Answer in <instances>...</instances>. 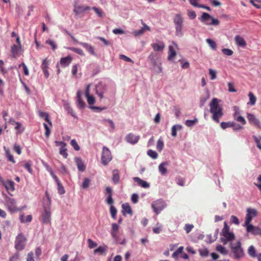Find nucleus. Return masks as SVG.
I'll use <instances>...</instances> for the list:
<instances>
[{
	"label": "nucleus",
	"instance_id": "nucleus-1",
	"mask_svg": "<svg viewBox=\"0 0 261 261\" xmlns=\"http://www.w3.org/2000/svg\"><path fill=\"white\" fill-rule=\"evenodd\" d=\"M229 247L230 251L229 255L232 258L239 260L245 256V252L240 241H238L236 243L230 242Z\"/></svg>",
	"mask_w": 261,
	"mask_h": 261
},
{
	"label": "nucleus",
	"instance_id": "nucleus-2",
	"mask_svg": "<svg viewBox=\"0 0 261 261\" xmlns=\"http://www.w3.org/2000/svg\"><path fill=\"white\" fill-rule=\"evenodd\" d=\"M218 102L217 98H214L210 103V111L213 114L212 119L216 123L220 122V118L223 115V108Z\"/></svg>",
	"mask_w": 261,
	"mask_h": 261
},
{
	"label": "nucleus",
	"instance_id": "nucleus-3",
	"mask_svg": "<svg viewBox=\"0 0 261 261\" xmlns=\"http://www.w3.org/2000/svg\"><path fill=\"white\" fill-rule=\"evenodd\" d=\"M221 235L222 236L220 239L221 242L224 245H226L228 242H231L235 238L234 233L232 232H229V227L227 225L226 222L224 223V227Z\"/></svg>",
	"mask_w": 261,
	"mask_h": 261
},
{
	"label": "nucleus",
	"instance_id": "nucleus-4",
	"mask_svg": "<svg viewBox=\"0 0 261 261\" xmlns=\"http://www.w3.org/2000/svg\"><path fill=\"white\" fill-rule=\"evenodd\" d=\"M173 23L175 25V35L178 37H182L184 35L182 32V26L184 19L180 13L175 14L173 19Z\"/></svg>",
	"mask_w": 261,
	"mask_h": 261
},
{
	"label": "nucleus",
	"instance_id": "nucleus-5",
	"mask_svg": "<svg viewBox=\"0 0 261 261\" xmlns=\"http://www.w3.org/2000/svg\"><path fill=\"white\" fill-rule=\"evenodd\" d=\"M95 94L99 97L100 99L105 97V95L108 92V85L103 82L99 81L95 86Z\"/></svg>",
	"mask_w": 261,
	"mask_h": 261
},
{
	"label": "nucleus",
	"instance_id": "nucleus-6",
	"mask_svg": "<svg viewBox=\"0 0 261 261\" xmlns=\"http://www.w3.org/2000/svg\"><path fill=\"white\" fill-rule=\"evenodd\" d=\"M200 21L207 25L217 26L219 24L220 21L218 19L214 18L209 14L204 12L202 13Z\"/></svg>",
	"mask_w": 261,
	"mask_h": 261
},
{
	"label": "nucleus",
	"instance_id": "nucleus-7",
	"mask_svg": "<svg viewBox=\"0 0 261 261\" xmlns=\"http://www.w3.org/2000/svg\"><path fill=\"white\" fill-rule=\"evenodd\" d=\"M119 228L118 224L116 223L112 224V229L110 232L111 237L116 243L121 245H124L126 243V240L123 238L121 241L118 235V231Z\"/></svg>",
	"mask_w": 261,
	"mask_h": 261
},
{
	"label": "nucleus",
	"instance_id": "nucleus-8",
	"mask_svg": "<svg viewBox=\"0 0 261 261\" xmlns=\"http://www.w3.org/2000/svg\"><path fill=\"white\" fill-rule=\"evenodd\" d=\"M27 238L22 233H19L15 240V248L18 251L24 249L25 246Z\"/></svg>",
	"mask_w": 261,
	"mask_h": 261
},
{
	"label": "nucleus",
	"instance_id": "nucleus-9",
	"mask_svg": "<svg viewBox=\"0 0 261 261\" xmlns=\"http://www.w3.org/2000/svg\"><path fill=\"white\" fill-rule=\"evenodd\" d=\"M101 163L106 166L112 160V155L111 152L109 148L106 146L102 147L101 153Z\"/></svg>",
	"mask_w": 261,
	"mask_h": 261
},
{
	"label": "nucleus",
	"instance_id": "nucleus-10",
	"mask_svg": "<svg viewBox=\"0 0 261 261\" xmlns=\"http://www.w3.org/2000/svg\"><path fill=\"white\" fill-rule=\"evenodd\" d=\"M151 207L154 213L158 215L166 207V204L163 200L158 199L152 202Z\"/></svg>",
	"mask_w": 261,
	"mask_h": 261
},
{
	"label": "nucleus",
	"instance_id": "nucleus-11",
	"mask_svg": "<svg viewBox=\"0 0 261 261\" xmlns=\"http://www.w3.org/2000/svg\"><path fill=\"white\" fill-rule=\"evenodd\" d=\"M51 212L50 206L43 205V211L42 213V222L43 224L50 223Z\"/></svg>",
	"mask_w": 261,
	"mask_h": 261
},
{
	"label": "nucleus",
	"instance_id": "nucleus-12",
	"mask_svg": "<svg viewBox=\"0 0 261 261\" xmlns=\"http://www.w3.org/2000/svg\"><path fill=\"white\" fill-rule=\"evenodd\" d=\"M5 201L7 203L8 208L10 212L14 213L20 210V208L16 207V202L14 199L5 195Z\"/></svg>",
	"mask_w": 261,
	"mask_h": 261
},
{
	"label": "nucleus",
	"instance_id": "nucleus-13",
	"mask_svg": "<svg viewBox=\"0 0 261 261\" xmlns=\"http://www.w3.org/2000/svg\"><path fill=\"white\" fill-rule=\"evenodd\" d=\"M243 226L246 227V231L254 236H259L261 237V228L257 226H255L251 223L248 225L243 224Z\"/></svg>",
	"mask_w": 261,
	"mask_h": 261
},
{
	"label": "nucleus",
	"instance_id": "nucleus-14",
	"mask_svg": "<svg viewBox=\"0 0 261 261\" xmlns=\"http://www.w3.org/2000/svg\"><path fill=\"white\" fill-rule=\"evenodd\" d=\"M257 214V212L255 209L250 207L248 208L244 224L248 225V224L250 223L253 218L256 217Z\"/></svg>",
	"mask_w": 261,
	"mask_h": 261
},
{
	"label": "nucleus",
	"instance_id": "nucleus-15",
	"mask_svg": "<svg viewBox=\"0 0 261 261\" xmlns=\"http://www.w3.org/2000/svg\"><path fill=\"white\" fill-rule=\"evenodd\" d=\"M249 256L252 258H257L258 261H261V252H257L254 246H250L247 250Z\"/></svg>",
	"mask_w": 261,
	"mask_h": 261
},
{
	"label": "nucleus",
	"instance_id": "nucleus-16",
	"mask_svg": "<svg viewBox=\"0 0 261 261\" xmlns=\"http://www.w3.org/2000/svg\"><path fill=\"white\" fill-rule=\"evenodd\" d=\"M55 143L56 146H60V154L62 155L64 158L67 159L68 155L67 152L66 143L63 141H55Z\"/></svg>",
	"mask_w": 261,
	"mask_h": 261
},
{
	"label": "nucleus",
	"instance_id": "nucleus-17",
	"mask_svg": "<svg viewBox=\"0 0 261 261\" xmlns=\"http://www.w3.org/2000/svg\"><path fill=\"white\" fill-rule=\"evenodd\" d=\"M234 119L239 122H240L242 125H245L246 123V121L245 118L240 115L239 108L237 106H234L233 108Z\"/></svg>",
	"mask_w": 261,
	"mask_h": 261
},
{
	"label": "nucleus",
	"instance_id": "nucleus-18",
	"mask_svg": "<svg viewBox=\"0 0 261 261\" xmlns=\"http://www.w3.org/2000/svg\"><path fill=\"white\" fill-rule=\"evenodd\" d=\"M77 1L74 2V9L73 12L76 15H78L82 12L90 10V7L85 6L84 5H78Z\"/></svg>",
	"mask_w": 261,
	"mask_h": 261
},
{
	"label": "nucleus",
	"instance_id": "nucleus-19",
	"mask_svg": "<svg viewBox=\"0 0 261 261\" xmlns=\"http://www.w3.org/2000/svg\"><path fill=\"white\" fill-rule=\"evenodd\" d=\"M156 55L153 53H151L148 56V59L150 61L152 65H158L159 69L158 71H156V73H160L162 72L163 69L162 67V64L161 63H157L156 61Z\"/></svg>",
	"mask_w": 261,
	"mask_h": 261
},
{
	"label": "nucleus",
	"instance_id": "nucleus-20",
	"mask_svg": "<svg viewBox=\"0 0 261 261\" xmlns=\"http://www.w3.org/2000/svg\"><path fill=\"white\" fill-rule=\"evenodd\" d=\"M140 138V137L139 135H135L133 133H129L125 136V139L127 143L135 145L138 142Z\"/></svg>",
	"mask_w": 261,
	"mask_h": 261
},
{
	"label": "nucleus",
	"instance_id": "nucleus-21",
	"mask_svg": "<svg viewBox=\"0 0 261 261\" xmlns=\"http://www.w3.org/2000/svg\"><path fill=\"white\" fill-rule=\"evenodd\" d=\"M247 118L249 122L251 124H254L255 126H256L258 128L261 129V123L259 121L258 119H257L255 116L251 113H247Z\"/></svg>",
	"mask_w": 261,
	"mask_h": 261
},
{
	"label": "nucleus",
	"instance_id": "nucleus-22",
	"mask_svg": "<svg viewBox=\"0 0 261 261\" xmlns=\"http://www.w3.org/2000/svg\"><path fill=\"white\" fill-rule=\"evenodd\" d=\"M105 194L108 195L106 199V202L109 205H112L114 203V200L112 198L113 191L110 187H107L105 189Z\"/></svg>",
	"mask_w": 261,
	"mask_h": 261
},
{
	"label": "nucleus",
	"instance_id": "nucleus-23",
	"mask_svg": "<svg viewBox=\"0 0 261 261\" xmlns=\"http://www.w3.org/2000/svg\"><path fill=\"white\" fill-rule=\"evenodd\" d=\"M133 180L135 182H137L138 186L142 188L146 189L149 188L150 187L149 183L141 179L138 177H134L133 178Z\"/></svg>",
	"mask_w": 261,
	"mask_h": 261
},
{
	"label": "nucleus",
	"instance_id": "nucleus-24",
	"mask_svg": "<svg viewBox=\"0 0 261 261\" xmlns=\"http://www.w3.org/2000/svg\"><path fill=\"white\" fill-rule=\"evenodd\" d=\"M74 161L79 171L84 172L86 169V166L82 159L80 157H75Z\"/></svg>",
	"mask_w": 261,
	"mask_h": 261
},
{
	"label": "nucleus",
	"instance_id": "nucleus-25",
	"mask_svg": "<svg viewBox=\"0 0 261 261\" xmlns=\"http://www.w3.org/2000/svg\"><path fill=\"white\" fill-rule=\"evenodd\" d=\"M79 44L82 45L91 55L96 56L94 48L91 44L85 42H79Z\"/></svg>",
	"mask_w": 261,
	"mask_h": 261
},
{
	"label": "nucleus",
	"instance_id": "nucleus-26",
	"mask_svg": "<svg viewBox=\"0 0 261 261\" xmlns=\"http://www.w3.org/2000/svg\"><path fill=\"white\" fill-rule=\"evenodd\" d=\"M120 178V172L118 169H114L112 171V181L114 185L119 182Z\"/></svg>",
	"mask_w": 261,
	"mask_h": 261
},
{
	"label": "nucleus",
	"instance_id": "nucleus-27",
	"mask_svg": "<svg viewBox=\"0 0 261 261\" xmlns=\"http://www.w3.org/2000/svg\"><path fill=\"white\" fill-rule=\"evenodd\" d=\"M14 182L11 180H8L4 182V184H3V186H5V188L8 192L9 194H10V192H13L15 190L14 188ZM11 195V194H10Z\"/></svg>",
	"mask_w": 261,
	"mask_h": 261
},
{
	"label": "nucleus",
	"instance_id": "nucleus-28",
	"mask_svg": "<svg viewBox=\"0 0 261 261\" xmlns=\"http://www.w3.org/2000/svg\"><path fill=\"white\" fill-rule=\"evenodd\" d=\"M236 44L239 47L244 48L246 46V42L245 39L240 35H237L234 37Z\"/></svg>",
	"mask_w": 261,
	"mask_h": 261
},
{
	"label": "nucleus",
	"instance_id": "nucleus-29",
	"mask_svg": "<svg viewBox=\"0 0 261 261\" xmlns=\"http://www.w3.org/2000/svg\"><path fill=\"white\" fill-rule=\"evenodd\" d=\"M151 47L155 51H161L165 48V44L162 41H159L158 43H154L151 44Z\"/></svg>",
	"mask_w": 261,
	"mask_h": 261
},
{
	"label": "nucleus",
	"instance_id": "nucleus-30",
	"mask_svg": "<svg viewBox=\"0 0 261 261\" xmlns=\"http://www.w3.org/2000/svg\"><path fill=\"white\" fill-rule=\"evenodd\" d=\"M142 24L143 25L142 28H141L140 29L134 32V34L135 35V36H140L143 34L145 31H150V28L148 25H147L143 21H142Z\"/></svg>",
	"mask_w": 261,
	"mask_h": 261
},
{
	"label": "nucleus",
	"instance_id": "nucleus-31",
	"mask_svg": "<svg viewBox=\"0 0 261 261\" xmlns=\"http://www.w3.org/2000/svg\"><path fill=\"white\" fill-rule=\"evenodd\" d=\"M72 58L70 56L62 58L60 59V64L63 67L68 66L72 61Z\"/></svg>",
	"mask_w": 261,
	"mask_h": 261
},
{
	"label": "nucleus",
	"instance_id": "nucleus-32",
	"mask_svg": "<svg viewBox=\"0 0 261 261\" xmlns=\"http://www.w3.org/2000/svg\"><path fill=\"white\" fill-rule=\"evenodd\" d=\"M85 106V102L82 100L80 92L79 91L77 92V106L79 109H83Z\"/></svg>",
	"mask_w": 261,
	"mask_h": 261
},
{
	"label": "nucleus",
	"instance_id": "nucleus-33",
	"mask_svg": "<svg viewBox=\"0 0 261 261\" xmlns=\"http://www.w3.org/2000/svg\"><path fill=\"white\" fill-rule=\"evenodd\" d=\"M176 53L172 45L169 46L168 59L169 61H173Z\"/></svg>",
	"mask_w": 261,
	"mask_h": 261
},
{
	"label": "nucleus",
	"instance_id": "nucleus-34",
	"mask_svg": "<svg viewBox=\"0 0 261 261\" xmlns=\"http://www.w3.org/2000/svg\"><path fill=\"white\" fill-rule=\"evenodd\" d=\"M168 165L167 162H163L159 166V171L162 175H165L167 173V169L166 166Z\"/></svg>",
	"mask_w": 261,
	"mask_h": 261
},
{
	"label": "nucleus",
	"instance_id": "nucleus-35",
	"mask_svg": "<svg viewBox=\"0 0 261 261\" xmlns=\"http://www.w3.org/2000/svg\"><path fill=\"white\" fill-rule=\"evenodd\" d=\"M19 220L22 223H30L32 220V216L31 215L24 216L23 214H21L19 216Z\"/></svg>",
	"mask_w": 261,
	"mask_h": 261
},
{
	"label": "nucleus",
	"instance_id": "nucleus-36",
	"mask_svg": "<svg viewBox=\"0 0 261 261\" xmlns=\"http://www.w3.org/2000/svg\"><path fill=\"white\" fill-rule=\"evenodd\" d=\"M182 129V126L181 124H175L172 126L171 128V136L175 137L177 136V131Z\"/></svg>",
	"mask_w": 261,
	"mask_h": 261
},
{
	"label": "nucleus",
	"instance_id": "nucleus-37",
	"mask_svg": "<svg viewBox=\"0 0 261 261\" xmlns=\"http://www.w3.org/2000/svg\"><path fill=\"white\" fill-rule=\"evenodd\" d=\"M122 207L124 215H125V213L128 214L130 215L133 214V211L132 210L131 207L128 203L123 204L122 205Z\"/></svg>",
	"mask_w": 261,
	"mask_h": 261
},
{
	"label": "nucleus",
	"instance_id": "nucleus-38",
	"mask_svg": "<svg viewBox=\"0 0 261 261\" xmlns=\"http://www.w3.org/2000/svg\"><path fill=\"white\" fill-rule=\"evenodd\" d=\"M216 250L223 255H227L229 253L226 248L221 245H218L216 247Z\"/></svg>",
	"mask_w": 261,
	"mask_h": 261
},
{
	"label": "nucleus",
	"instance_id": "nucleus-39",
	"mask_svg": "<svg viewBox=\"0 0 261 261\" xmlns=\"http://www.w3.org/2000/svg\"><path fill=\"white\" fill-rule=\"evenodd\" d=\"M39 116L42 118H44V120L50 125L52 126V123L49 119L48 114L46 112H39Z\"/></svg>",
	"mask_w": 261,
	"mask_h": 261
},
{
	"label": "nucleus",
	"instance_id": "nucleus-40",
	"mask_svg": "<svg viewBox=\"0 0 261 261\" xmlns=\"http://www.w3.org/2000/svg\"><path fill=\"white\" fill-rule=\"evenodd\" d=\"M57 185L58 192L60 195H63L65 193L64 187L62 186L60 180L58 179L55 181Z\"/></svg>",
	"mask_w": 261,
	"mask_h": 261
},
{
	"label": "nucleus",
	"instance_id": "nucleus-41",
	"mask_svg": "<svg viewBox=\"0 0 261 261\" xmlns=\"http://www.w3.org/2000/svg\"><path fill=\"white\" fill-rule=\"evenodd\" d=\"M4 148L6 151V155L7 158V160L14 164L15 163V161L13 156L11 154L9 149H7L5 147H4Z\"/></svg>",
	"mask_w": 261,
	"mask_h": 261
},
{
	"label": "nucleus",
	"instance_id": "nucleus-42",
	"mask_svg": "<svg viewBox=\"0 0 261 261\" xmlns=\"http://www.w3.org/2000/svg\"><path fill=\"white\" fill-rule=\"evenodd\" d=\"M32 166V163L31 161L26 162L23 165V167L31 174L33 172Z\"/></svg>",
	"mask_w": 261,
	"mask_h": 261
},
{
	"label": "nucleus",
	"instance_id": "nucleus-43",
	"mask_svg": "<svg viewBox=\"0 0 261 261\" xmlns=\"http://www.w3.org/2000/svg\"><path fill=\"white\" fill-rule=\"evenodd\" d=\"M249 98V102H248V105L253 106L255 104L256 101V98L254 95L251 92H250L248 94Z\"/></svg>",
	"mask_w": 261,
	"mask_h": 261
},
{
	"label": "nucleus",
	"instance_id": "nucleus-44",
	"mask_svg": "<svg viewBox=\"0 0 261 261\" xmlns=\"http://www.w3.org/2000/svg\"><path fill=\"white\" fill-rule=\"evenodd\" d=\"M198 122V119L195 118L193 120H187L185 121V125L188 127H192L195 125Z\"/></svg>",
	"mask_w": 261,
	"mask_h": 261
},
{
	"label": "nucleus",
	"instance_id": "nucleus-45",
	"mask_svg": "<svg viewBox=\"0 0 261 261\" xmlns=\"http://www.w3.org/2000/svg\"><path fill=\"white\" fill-rule=\"evenodd\" d=\"M164 145V141L163 139L161 138L157 141L156 147V149L159 151H161L163 149Z\"/></svg>",
	"mask_w": 261,
	"mask_h": 261
},
{
	"label": "nucleus",
	"instance_id": "nucleus-46",
	"mask_svg": "<svg viewBox=\"0 0 261 261\" xmlns=\"http://www.w3.org/2000/svg\"><path fill=\"white\" fill-rule=\"evenodd\" d=\"M252 138H253L254 141L255 143H256L257 147L259 149L261 150V143H260L261 136H253Z\"/></svg>",
	"mask_w": 261,
	"mask_h": 261
},
{
	"label": "nucleus",
	"instance_id": "nucleus-47",
	"mask_svg": "<svg viewBox=\"0 0 261 261\" xmlns=\"http://www.w3.org/2000/svg\"><path fill=\"white\" fill-rule=\"evenodd\" d=\"M147 154L153 159H156L158 156L157 152L152 149H149L147 152Z\"/></svg>",
	"mask_w": 261,
	"mask_h": 261
},
{
	"label": "nucleus",
	"instance_id": "nucleus-48",
	"mask_svg": "<svg viewBox=\"0 0 261 261\" xmlns=\"http://www.w3.org/2000/svg\"><path fill=\"white\" fill-rule=\"evenodd\" d=\"M68 49L81 56H84L85 55L83 50L81 48L72 47H69Z\"/></svg>",
	"mask_w": 261,
	"mask_h": 261
},
{
	"label": "nucleus",
	"instance_id": "nucleus-49",
	"mask_svg": "<svg viewBox=\"0 0 261 261\" xmlns=\"http://www.w3.org/2000/svg\"><path fill=\"white\" fill-rule=\"evenodd\" d=\"M45 43L46 44L49 45L53 50H55L57 48V45L54 40L48 39L46 40Z\"/></svg>",
	"mask_w": 261,
	"mask_h": 261
},
{
	"label": "nucleus",
	"instance_id": "nucleus-50",
	"mask_svg": "<svg viewBox=\"0 0 261 261\" xmlns=\"http://www.w3.org/2000/svg\"><path fill=\"white\" fill-rule=\"evenodd\" d=\"M70 145L75 150L79 151L80 150V147L75 139H72L71 140Z\"/></svg>",
	"mask_w": 261,
	"mask_h": 261
},
{
	"label": "nucleus",
	"instance_id": "nucleus-51",
	"mask_svg": "<svg viewBox=\"0 0 261 261\" xmlns=\"http://www.w3.org/2000/svg\"><path fill=\"white\" fill-rule=\"evenodd\" d=\"M206 41L208 44L210 46L213 50H216V47H217L216 43V42L214 40H213L211 39L208 38V39H206Z\"/></svg>",
	"mask_w": 261,
	"mask_h": 261
},
{
	"label": "nucleus",
	"instance_id": "nucleus-52",
	"mask_svg": "<svg viewBox=\"0 0 261 261\" xmlns=\"http://www.w3.org/2000/svg\"><path fill=\"white\" fill-rule=\"evenodd\" d=\"M250 2L256 8H261V0H250Z\"/></svg>",
	"mask_w": 261,
	"mask_h": 261
},
{
	"label": "nucleus",
	"instance_id": "nucleus-53",
	"mask_svg": "<svg viewBox=\"0 0 261 261\" xmlns=\"http://www.w3.org/2000/svg\"><path fill=\"white\" fill-rule=\"evenodd\" d=\"M103 121L105 122H107L109 123V125L111 126V128L109 129V131L110 132H113L114 129H115V124H114L113 121L110 119H103Z\"/></svg>",
	"mask_w": 261,
	"mask_h": 261
},
{
	"label": "nucleus",
	"instance_id": "nucleus-54",
	"mask_svg": "<svg viewBox=\"0 0 261 261\" xmlns=\"http://www.w3.org/2000/svg\"><path fill=\"white\" fill-rule=\"evenodd\" d=\"M200 255L203 257H206L208 255V250L207 248L199 249L198 250Z\"/></svg>",
	"mask_w": 261,
	"mask_h": 261
},
{
	"label": "nucleus",
	"instance_id": "nucleus-55",
	"mask_svg": "<svg viewBox=\"0 0 261 261\" xmlns=\"http://www.w3.org/2000/svg\"><path fill=\"white\" fill-rule=\"evenodd\" d=\"M91 180L88 178H85L83 182L82 187L83 189H87L90 185Z\"/></svg>",
	"mask_w": 261,
	"mask_h": 261
},
{
	"label": "nucleus",
	"instance_id": "nucleus-56",
	"mask_svg": "<svg viewBox=\"0 0 261 261\" xmlns=\"http://www.w3.org/2000/svg\"><path fill=\"white\" fill-rule=\"evenodd\" d=\"M110 213L112 216V217L114 219H116V214H117V210L116 208L113 205V204L110 205Z\"/></svg>",
	"mask_w": 261,
	"mask_h": 261
},
{
	"label": "nucleus",
	"instance_id": "nucleus-57",
	"mask_svg": "<svg viewBox=\"0 0 261 261\" xmlns=\"http://www.w3.org/2000/svg\"><path fill=\"white\" fill-rule=\"evenodd\" d=\"M107 250V246H99L97 248L94 250V253H103Z\"/></svg>",
	"mask_w": 261,
	"mask_h": 261
},
{
	"label": "nucleus",
	"instance_id": "nucleus-58",
	"mask_svg": "<svg viewBox=\"0 0 261 261\" xmlns=\"http://www.w3.org/2000/svg\"><path fill=\"white\" fill-rule=\"evenodd\" d=\"M48 65H49V62L46 59H45L43 60L42 63L41 65V68L42 70H46V69H48Z\"/></svg>",
	"mask_w": 261,
	"mask_h": 261
},
{
	"label": "nucleus",
	"instance_id": "nucleus-59",
	"mask_svg": "<svg viewBox=\"0 0 261 261\" xmlns=\"http://www.w3.org/2000/svg\"><path fill=\"white\" fill-rule=\"evenodd\" d=\"M87 99V102L89 105H93L95 102V99L94 97L91 95H88L86 96Z\"/></svg>",
	"mask_w": 261,
	"mask_h": 261
},
{
	"label": "nucleus",
	"instance_id": "nucleus-60",
	"mask_svg": "<svg viewBox=\"0 0 261 261\" xmlns=\"http://www.w3.org/2000/svg\"><path fill=\"white\" fill-rule=\"evenodd\" d=\"M87 242L88 243V247L91 249L96 247L97 245V244L91 239H88L87 240Z\"/></svg>",
	"mask_w": 261,
	"mask_h": 261
},
{
	"label": "nucleus",
	"instance_id": "nucleus-61",
	"mask_svg": "<svg viewBox=\"0 0 261 261\" xmlns=\"http://www.w3.org/2000/svg\"><path fill=\"white\" fill-rule=\"evenodd\" d=\"M15 128L16 130H19L18 133H21L24 130V128L22 127V124L19 122L16 123Z\"/></svg>",
	"mask_w": 261,
	"mask_h": 261
},
{
	"label": "nucleus",
	"instance_id": "nucleus-62",
	"mask_svg": "<svg viewBox=\"0 0 261 261\" xmlns=\"http://www.w3.org/2000/svg\"><path fill=\"white\" fill-rule=\"evenodd\" d=\"M222 52L223 53V54L228 56H230L232 55L233 53V51L231 49L228 48H223L222 49Z\"/></svg>",
	"mask_w": 261,
	"mask_h": 261
},
{
	"label": "nucleus",
	"instance_id": "nucleus-63",
	"mask_svg": "<svg viewBox=\"0 0 261 261\" xmlns=\"http://www.w3.org/2000/svg\"><path fill=\"white\" fill-rule=\"evenodd\" d=\"M18 47L16 44H13L11 47V53L14 56L16 55L18 53Z\"/></svg>",
	"mask_w": 261,
	"mask_h": 261
},
{
	"label": "nucleus",
	"instance_id": "nucleus-64",
	"mask_svg": "<svg viewBox=\"0 0 261 261\" xmlns=\"http://www.w3.org/2000/svg\"><path fill=\"white\" fill-rule=\"evenodd\" d=\"M188 16L190 19H194L196 17V14L195 11L193 10H188Z\"/></svg>",
	"mask_w": 261,
	"mask_h": 261
}]
</instances>
